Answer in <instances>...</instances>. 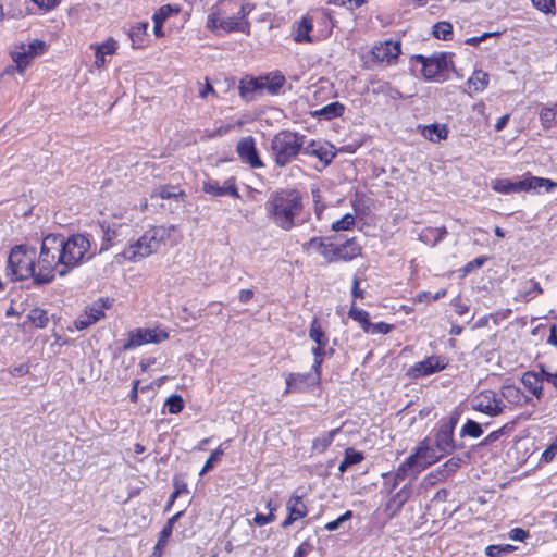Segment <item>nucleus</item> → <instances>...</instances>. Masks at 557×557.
Here are the masks:
<instances>
[{
	"label": "nucleus",
	"instance_id": "f257e3e1",
	"mask_svg": "<svg viewBox=\"0 0 557 557\" xmlns=\"http://www.w3.org/2000/svg\"><path fill=\"white\" fill-rule=\"evenodd\" d=\"M302 194L295 188H282L270 194L264 202L265 216L274 226L289 232L302 223Z\"/></svg>",
	"mask_w": 557,
	"mask_h": 557
},
{
	"label": "nucleus",
	"instance_id": "f03ea898",
	"mask_svg": "<svg viewBox=\"0 0 557 557\" xmlns=\"http://www.w3.org/2000/svg\"><path fill=\"white\" fill-rule=\"evenodd\" d=\"M61 242L59 235L48 234L41 240L39 253L36 256L37 275L35 285H47L54 281L55 275L60 276L61 271Z\"/></svg>",
	"mask_w": 557,
	"mask_h": 557
},
{
	"label": "nucleus",
	"instance_id": "7ed1b4c3",
	"mask_svg": "<svg viewBox=\"0 0 557 557\" xmlns=\"http://www.w3.org/2000/svg\"><path fill=\"white\" fill-rule=\"evenodd\" d=\"M36 256L35 247L27 244L15 245L9 253L7 274L11 276L12 281H24L32 277L35 284L38 271Z\"/></svg>",
	"mask_w": 557,
	"mask_h": 557
},
{
	"label": "nucleus",
	"instance_id": "20e7f679",
	"mask_svg": "<svg viewBox=\"0 0 557 557\" xmlns=\"http://www.w3.org/2000/svg\"><path fill=\"white\" fill-rule=\"evenodd\" d=\"M173 227L152 226L147 230L136 242L128 245L122 256L132 262L139 261L157 252L161 245L170 237Z\"/></svg>",
	"mask_w": 557,
	"mask_h": 557
},
{
	"label": "nucleus",
	"instance_id": "39448f33",
	"mask_svg": "<svg viewBox=\"0 0 557 557\" xmlns=\"http://www.w3.org/2000/svg\"><path fill=\"white\" fill-rule=\"evenodd\" d=\"M59 235V243L61 242V271L60 277L66 276L75 268L79 267L84 260L85 255L90 249L89 238L81 233L73 234L69 237Z\"/></svg>",
	"mask_w": 557,
	"mask_h": 557
},
{
	"label": "nucleus",
	"instance_id": "423d86ee",
	"mask_svg": "<svg viewBox=\"0 0 557 557\" xmlns=\"http://www.w3.org/2000/svg\"><path fill=\"white\" fill-rule=\"evenodd\" d=\"M304 136L289 131H282L271 140V151L277 166L289 164L301 151Z\"/></svg>",
	"mask_w": 557,
	"mask_h": 557
},
{
	"label": "nucleus",
	"instance_id": "0eeeda50",
	"mask_svg": "<svg viewBox=\"0 0 557 557\" xmlns=\"http://www.w3.org/2000/svg\"><path fill=\"white\" fill-rule=\"evenodd\" d=\"M471 407L488 417H497L503 413L506 405L494 391L484 389L471 399Z\"/></svg>",
	"mask_w": 557,
	"mask_h": 557
},
{
	"label": "nucleus",
	"instance_id": "6e6552de",
	"mask_svg": "<svg viewBox=\"0 0 557 557\" xmlns=\"http://www.w3.org/2000/svg\"><path fill=\"white\" fill-rule=\"evenodd\" d=\"M446 52H434L428 63L423 64L422 75L426 81L445 82L448 76L449 65L453 63L447 60Z\"/></svg>",
	"mask_w": 557,
	"mask_h": 557
},
{
	"label": "nucleus",
	"instance_id": "1a4fd4ad",
	"mask_svg": "<svg viewBox=\"0 0 557 557\" xmlns=\"http://www.w3.org/2000/svg\"><path fill=\"white\" fill-rule=\"evenodd\" d=\"M321 382V374L314 371L307 373L292 372L286 375V388L284 394L288 393H306L319 386Z\"/></svg>",
	"mask_w": 557,
	"mask_h": 557
},
{
	"label": "nucleus",
	"instance_id": "9d476101",
	"mask_svg": "<svg viewBox=\"0 0 557 557\" xmlns=\"http://www.w3.org/2000/svg\"><path fill=\"white\" fill-rule=\"evenodd\" d=\"M169 337L166 332L157 331L153 329H135L129 332L128 339L124 343V350H132L148 343H161Z\"/></svg>",
	"mask_w": 557,
	"mask_h": 557
},
{
	"label": "nucleus",
	"instance_id": "9b49d317",
	"mask_svg": "<svg viewBox=\"0 0 557 557\" xmlns=\"http://www.w3.org/2000/svg\"><path fill=\"white\" fill-rule=\"evenodd\" d=\"M236 152L240 160L251 168H262L264 164L261 161L258 150L256 148V140L252 136L243 137L237 146Z\"/></svg>",
	"mask_w": 557,
	"mask_h": 557
},
{
	"label": "nucleus",
	"instance_id": "f8f14e48",
	"mask_svg": "<svg viewBox=\"0 0 557 557\" xmlns=\"http://www.w3.org/2000/svg\"><path fill=\"white\" fill-rule=\"evenodd\" d=\"M399 41H385L372 48V60L379 63L392 64L400 54Z\"/></svg>",
	"mask_w": 557,
	"mask_h": 557
},
{
	"label": "nucleus",
	"instance_id": "ddd939ff",
	"mask_svg": "<svg viewBox=\"0 0 557 557\" xmlns=\"http://www.w3.org/2000/svg\"><path fill=\"white\" fill-rule=\"evenodd\" d=\"M447 366L446 359L441 356H431L417 362L410 372L414 377L426 376L444 370Z\"/></svg>",
	"mask_w": 557,
	"mask_h": 557
},
{
	"label": "nucleus",
	"instance_id": "4468645a",
	"mask_svg": "<svg viewBox=\"0 0 557 557\" xmlns=\"http://www.w3.org/2000/svg\"><path fill=\"white\" fill-rule=\"evenodd\" d=\"M463 463V459L460 457H451L446 462H444L442 466L430 472L425 478L424 481L430 484L434 485L438 481H443L454 474Z\"/></svg>",
	"mask_w": 557,
	"mask_h": 557
},
{
	"label": "nucleus",
	"instance_id": "2eb2a0df",
	"mask_svg": "<svg viewBox=\"0 0 557 557\" xmlns=\"http://www.w3.org/2000/svg\"><path fill=\"white\" fill-rule=\"evenodd\" d=\"M262 82L263 81L261 79V76H244L239 81L238 85L239 96L247 102L253 101L258 96H261L263 94Z\"/></svg>",
	"mask_w": 557,
	"mask_h": 557
},
{
	"label": "nucleus",
	"instance_id": "dca6fc26",
	"mask_svg": "<svg viewBox=\"0 0 557 557\" xmlns=\"http://www.w3.org/2000/svg\"><path fill=\"white\" fill-rule=\"evenodd\" d=\"M202 190L206 194H210L214 197H222L226 195L232 196L234 198L240 197L238 189L235 186L234 178H228L227 181H225L223 186H220L216 181H207L203 183Z\"/></svg>",
	"mask_w": 557,
	"mask_h": 557
},
{
	"label": "nucleus",
	"instance_id": "f3484780",
	"mask_svg": "<svg viewBox=\"0 0 557 557\" xmlns=\"http://www.w3.org/2000/svg\"><path fill=\"white\" fill-rule=\"evenodd\" d=\"M539 371H528L525 372L522 377L521 382L523 386L536 398L542 399L543 397V382H545L544 379H542V369L543 364L537 366Z\"/></svg>",
	"mask_w": 557,
	"mask_h": 557
},
{
	"label": "nucleus",
	"instance_id": "a211bd4d",
	"mask_svg": "<svg viewBox=\"0 0 557 557\" xmlns=\"http://www.w3.org/2000/svg\"><path fill=\"white\" fill-rule=\"evenodd\" d=\"M424 469L425 465L417 462V455H410L398 466L393 474L396 476V480L401 482L407 478H416Z\"/></svg>",
	"mask_w": 557,
	"mask_h": 557
},
{
	"label": "nucleus",
	"instance_id": "6ab92c4d",
	"mask_svg": "<svg viewBox=\"0 0 557 557\" xmlns=\"http://www.w3.org/2000/svg\"><path fill=\"white\" fill-rule=\"evenodd\" d=\"M542 188H544L546 193H550L553 189L557 188V183L549 178L532 176L530 174L523 180H520L521 191H540Z\"/></svg>",
	"mask_w": 557,
	"mask_h": 557
},
{
	"label": "nucleus",
	"instance_id": "aec40b11",
	"mask_svg": "<svg viewBox=\"0 0 557 557\" xmlns=\"http://www.w3.org/2000/svg\"><path fill=\"white\" fill-rule=\"evenodd\" d=\"M313 28L312 18L302 16L299 22L294 24V40L296 42H312L310 32Z\"/></svg>",
	"mask_w": 557,
	"mask_h": 557
},
{
	"label": "nucleus",
	"instance_id": "412c9836",
	"mask_svg": "<svg viewBox=\"0 0 557 557\" xmlns=\"http://www.w3.org/2000/svg\"><path fill=\"white\" fill-rule=\"evenodd\" d=\"M261 79L263 91L267 90L272 96L277 95L286 82L285 76L278 71L261 75Z\"/></svg>",
	"mask_w": 557,
	"mask_h": 557
},
{
	"label": "nucleus",
	"instance_id": "4be33fe9",
	"mask_svg": "<svg viewBox=\"0 0 557 557\" xmlns=\"http://www.w3.org/2000/svg\"><path fill=\"white\" fill-rule=\"evenodd\" d=\"M361 253V247L355 238L346 239L337 245L338 261H350Z\"/></svg>",
	"mask_w": 557,
	"mask_h": 557
},
{
	"label": "nucleus",
	"instance_id": "5701e85b",
	"mask_svg": "<svg viewBox=\"0 0 557 557\" xmlns=\"http://www.w3.org/2000/svg\"><path fill=\"white\" fill-rule=\"evenodd\" d=\"M149 24L148 22H139L133 25L128 30V37L132 40L133 48H141L145 45L147 30Z\"/></svg>",
	"mask_w": 557,
	"mask_h": 557
},
{
	"label": "nucleus",
	"instance_id": "b1692460",
	"mask_svg": "<svg viewBox=\"0 0 557 557\" xmlns=\"http://www.w3.org/2000/svg\"><path fill=\"white\" fill-rule=\"evenodd\" d=\"M422 136L430 141L438 143L443 139H446L448 136V128L446 125H441L437 123L426 125L422 128Z\"/></svg>",
	"mask_w": 557,
	"mask_h": 557
},
{
	"label": "nucleus",
	"instance_id": "393cba45",
	"mask_svg": "<svg viewBox=\"0 0 557 557\" xmlns=\"http://www.w3.org/2000/svg\"><path fill=\"white\" fill-rule=\"evenodd\" d=\"M490 76L482 70H476L467 81L470 92L483 91L488 85Z\"/></svg>",
	"mask_w": 557,
	"mask_h": 557
},
{
	"label": "nucleus",
	"instance_id": "a878e982",
	"mask_svg": "<svg viewBox=\"0 0 557 557\" xmlns=\"http://www.w3.org/2000/svg\"><path fill=\"white\" fill-rule=\"evenodd\" d=\"M345 107L338 101L331 102L323 108L317 110L313 112L314 116H318L319 119H323L326 121H330L335 117H339L344 114Z\"/></svg>",
	"mask_w": 557,
	"mask_h": 557
},
{
	"label": "nucleus",
	"instance_id": "bb28decb",
	"mask_svg": "<svg viewBox=\"0 0 557 557\" xmlns=\"http://www.w3.org/2000/svg\"><path fill=\"white\" fill-rule=\"evenodd\" d=\"M117 49V42L113 38H108L103 44L96 46V61L97 67H101L106 63L104 55L113 54Z\"/></svg>",
	"mask_w": 557,
	"mask_h": 557
},
{
	"label": "nucleus",
	"instance_id": "cd10ccee",
	"mask_svg": "<svg viewBox=\"0 0 557 557\" xmlns=\"http://www.w3.org/2000/svg\"><path fill=\"white\" fill-rule=\"evenodd\" d=\"M435 447L441 456L451 454L457 446L454 443V435L437 430L435 434Z\"/></svg>",
	"mask_w": 557,
	"mask_h": 557
},
{
	"label": "nucleus",
	"instance_id": "c85d7f7f",
	"mask_svg": "<svg viewBox=\"0 0 557 557\" xmlns=\"http://www.w3.org/2000/svg\"><path fill=\"white\" fill-rule=\"evenodd\" d=\"M219 26L226 33L243 32L249 33L250 24L248 21L240 22L236 15L228 16L220 21Z\"/></svg>",
	"mask_w": 557,
	"mask_h": 557
},
{
	"label": "nucleus",
	"instance_id": "c756f323",
	"mask_svg": "<svg viewBox=\"0 0 557 557\" xmlns=\"http://www.w3.org/2000/svg\"><path fill=\"white\" fill-rule=\"evenodd\" d=\"M286 508L288 515L294 517L296 520H299L307 516V506L304 504L302 499L298 495H292L287 500Z\"/></svg>",
	"mask_w": 557,
	"mask_h": 557
},
{
	"label": "nucleus",
	"instance_id": "7c9ffc66",
	"mask_svg": "<svg viewBox=\"0 0 557 557\" xmlns=\"http://www.w3.org/2000/svg\"><path fill=\"white\" fill-rule=\"evenodd\" d=\"M110 306L111 300L109 298H100L87 308L85 311L86 317L90 318L91 322L96 323L104 317V309L109 308Z\"/></svg>",
	"mask_w": 557,
	"mask_h": 557
},
{
	"label": "nucleus",
	"instance_id": "2f4dec72",
	"mask_svg": "<svg viewBox=\"0 0 557 557\" xmlns=\"http://www.w3.org/2000/svg\"><path fill=\"white\" fill-rule=\"evenodd\" d=\"M491 187L494 191L505 194V195L521 191L520 181L511 182L508 178H496V180L492 181Z\"/></svg>",
	"mask_w": 557,
	"mask_h": 557
},
{
	"label": "nucleus",
	"instance_id": "473e14b6",
	"mask_svg": "<svg viewBox=\"0 0 557 557\" xmlns=\"http://www.w3.org/2000/svg\"><path fill=\"white\" fill-rule=\"evenodd\" d=\"M417 462L421 465H425V468L436 461L442 457L441 455H435V449L429 446H424V442L420 444V446L416 449Z\"/></svg>",
	"mask_w": 557,
	"mask_h": 557
},
{
	"label": "nucleus",
	"instance_id": "72a5a7b5",
	"mask_svg": "<svg viewBox=\"0 0 557 557\" xmlns=\"http://www.w3.org/2000/svg\"><path fill=\"white\" fill-rule=\"evenodd\" d=\"M348 317L354 321L358 322L360 327L367 333L369 327H371L370 314L363 309H359L356 307L355 302H352Z\"/></svg>",
	"mask_w": 557,
	"mask_h": 557
},
{
	"label": "nucleus",
	"instance_id": "f704fd0d",
	"mask_svg": "<svg viewBox=\"0 0 557 557\" xmlns=\"http://www.w3.org/2000/svg\"><path fill=\"white\" fill-rule=\"evenodd\" d=\"M411 491L410 485L406 484L404 485L395 495L392 496L389 499L387 507L393 508L394 507V513L399 511L404 504L410 498Z\"/></svg>",
	"mask_w": 557,
	"mask_h": 557
},
{
	"label": "nucleus",
	"instance_id": "c9c22d12",
	"mask_svg": "<svg viewBox=\"0 0 557 557\" xmlns=\"http://www.w3.org/2000/svg\"><path fill=\"white\" fill-rule=\"evenodd\" d=\"M309 337L317 343V347H326L329 337L323 332L320 321L314 318L310 324Z\"/></svg>",
	"mask_w": 557,
	"mask_h": 557
},
{
	"label": "nucleus",
	"instance_id": "e433bc0d",
	"mask_svg": "<svg viewBox=\"0 0 557 557\" xmlns=\"http://www.w3.org/2000/svg\"><path fill=\"white\" fill-rule=\"evenodd\" d=\"M339 432V429H334L329 432H324L312 442V449L318 453L325 451L332 444L334 436Z\"/></svg>",
	"mask_w": 557,
	"mask_h": 557
},
{
	"label": "nucleus",
	"instance_id": "4c0bfd02",
	"mask_svg": "<svg viewBox=\"0 0 557 557\" xmlns=\"http://www.w3.org/2000/svg\"><path fill=\"white\" fill-rule=\"evenodd\" d=\"M18 49L25 50L28 57L34 60L48 50V45L44 40L35 39L29 44H22Z\"/></svg>",
	"mask_w": 557,
	"mask_h": 557
},
{
	"label": "nucleus",
	"instance_id": "58836bf2",
	"mask_svg": "<svg viewBox=\"0 0 557 557\" xmlns=\"http://www.w3.org/2000/svg\"><path fill=\"white\" fill-rule=\"evenodd\" d=\"M502 396L511 404H521L522 400L527 401L528 397L522 391L515 385H505L502 387Z\"/></svg>",
	"mask_w": 557,
	"mask_h": 557
},
{
	"label": "nucleus",
	"instance_id": "ea45409f",
	"mask_svg": "<svg viewBox=\"0 0 557 557\" xmlns=\"http://www.w3.org/2000/svg\"><path fill=\"white\" fill-rule=\"evenodd\" d=\"M27 319L38 329H45L49 323L47 311L37 307L28 312Z\"/></svg>",
	"mask_w": 557,
	"mask_h": 557
},
{
	"label": "nucleus",
	"instance_id": "a19ab883",
	"mask_svg": "<svg viewBox=\"0 0 557 557\" xmlns=\"http://www.w3.org/2000/svg\"><path fill=\"white\" fill-rule=\"evenodd\" d=\"M432 35L442 40L453 39V25L449 22H437L433 25Z\"/></svg>",
	"mask_w": 557,
	"mask_h": 557
},
{
	"label": "nucleus",
	"instance_id": "79ce46f5",
	"mask_svg": "<svg viewBox=\"0 0 557 557\" xmlns=\"http://www.w3.org/2000/svg\"><path fill=\"white\" fill-rule=\"evenodd\" d=\"M459 434L461 437L470 436L472 438H478L483 434V428L476 421L468 419Z\"/></svg>",
	"mask_w": 557,
	"mask_h": 557
},
{
	"label": "nucleus",
	"instance_id": "37998d69",
	"mask_svg": "<svg viewBox=\"0 0 557 557\" xmlns=\"http://www.w3.org/2000/svg\"><path fill=\"white\" fill-rule=\"evenodd\" d=\"M304 153L317 157L320 161L329 164L332 161L334 154H330L329 151L322 147L315 148L314 143H311L304 148Z\"/></svg>",
	"mask_w": 557,
	"mask_h": 557
},
{
	"label": "nucleus",
	"instance_id": "c03bdc74",
	"mask_svg": "<svg viewBox=\"0 0 557 557\" xmlns=\"http://www.w3.org/2000/svg\"><path fill=\"white\" fill-rule=\"evenodd\" d=\"M12 59L16 64V70L18 73L23 74L26 67L30 64L33 59L28 57L25 50H17L12 52Z\"/></svg>",
	"mask_w": 557,
	"mask_h": 557
},
{
	"label": "nucleus",
	"instance_id": "a18cd8bd",
	"mask_svg": "<svg viewBox=\"0 0 557 557\" xmlns=\"http://www.w3.org/2000/svg\"><path fill=\"white\" fill-rule=\"evenodd\" d=\"M540 121L543 128L548 129L552 127L553 122H557V110L554 108L544 107L540 112Z\"/></svg>",
	"mask_w": 557,
	"mask_h": 557
},
{
	"label": "nucleus",
	"instance_id": "49530a36",
	"mask_svg": "<svg viewBox=\"0 0 557 557\" xmlns=\"http://www.w3.org/2000/svg\"><path fill=\"white\" fill-rule=\"evenodd\" d=\"M156 196L160 197L161 199H177L180 197H184L185 193L182 189H177L174 186H161L159 187L156 193Z\"/></svg>",
	"mask_w": 557,
	"mask_h": 557
},
{
	"label": "nucleus",
	"instance_id": "de8ad7c7",
	"mask_svg": "<svg viewBox=\"0 0 557 557\" xmlns=\"http://www.w3.org/2000/svg\"><path fill=\"white\" fill-rule=\"evenodd\" d=\"M180 8L177 5L164 4L154 12L152 20L164 23L171 15L177 14Z\"/></svg>",
	"mask_w": 557,
	"mask_h": 557
},
{
	"label": "nucleus",
	"instance_id": "09e8293b",
	"mask_svg": "<svg viewBox=\"0 0 557 557\" xmlns=\"http://www.w3.org/2000/svg\"><path fill=\"white\" fill-rule=\"evenodd\" d=\"M516 547L510 544H492L485 548V554L488 557H499L502 555L511 553Z\"/></svg>",
	"mask_w": 557,
	"mask_h": 557
},
{
	"label": "nucleus",
	"instance_id": "8fccbe9b",
	"mask_svg": "<svg viewBox=\"0 0 557 557\" xmlns=\"http://www.w3.org/2000/svg\"><path fill=\"white\" fill-rule=\"evenodd\" d=\"M172 414H177L184 409V400L181 395H171L164 405Z\"/></svg>",
	"mask_w": 557,
	"mask_h": 557
},
{
	"label": "nucleus",
	"instance_id": "3c124183",
	"mask_svg": "<svg viewBox=\"0 0 557 557\" xmlns=\"http://www.w3.org/2000/svg\"><path fill=\"white\" fill-rule=\"evenodd\" d=\"M313 364L311 367L312 371L321 374V366L323 363L324 357L326 356V347H313Z\"/></svg>",
	"mask_w": 557,
	"mask_h": 557
},
{
	"label": "nucleus",
	"instance_id": "603ef678",
	"mask_svg": "<svg viewBox=\"0 0 557 557\" xmlns=\"http://www.w3.org/2000/svg\"><path fill=\"white\" fill-rule=\"evenodd\" d=\"M355 222H356L355 216L350 213H347L341 220H338L332 224V230L336 231V232L347 231V230H350L351 226L355 225Z\"/></svg>",
	"mask_w": 557,
	"mask_h": 557
},
{
	"label": "nucleus",
	"instance_id": "864d4df0",
	"mask_svg": "<svg viewBox=\"0 0 557 557\" xmlns=\"http://www.w3.org/2000/svg\"><path fill=\"white\" fill-rule=\"evenodd\" d=\"M327 262L338 261L337 245L330 243L323 245L319 251Z\"/></svg>",
	"mask_w": 557,
	"mask_h": 557
},
{
	"label": "nucleus",
	"instance_id": "5fc2aeb1",
	"mask_svg": "<svg viewBox=\"0 0 557 557\" xmlns=\"http://www.w3.org/2000/svg\"><path fill=\"white\" fill-rule=\"evenodd\" d=\"M223 456V449L221 447L216 448L211 453L207 461L205 462L201 471L199 472V475H203L208 471H210L213 468V465L218 461H220L221 457Z\"/></svg>",
	"mask_w": 557,
	"mask_h": 557
},
{
	"label": "nucleus",
	"instance_id": "6e6d98bb",
	"mask_svg": "<svg viewBox=\"0 0 557 557\" xmlns=\"http://www.w3.org/2000/svg\"><path fill=\"white\" fill-rule=\"evenodd\" d=\"M344 459L346 462H348L350 466L357 465L363 460V454L361 451H358L354 449L352 447H348L345 450Z\"/></svg>",
	"mask_w": 557,
	"mask_h": 557
},
{
	"label": "nucleus",
	"instance_id": "4d7b16f0",
	"mask_svg": "<svg viewBox=\"0 0 557 557\" xmlns=\"http://www.w3.org/2000/svg\"><path fill=\"white\" fill-rule=\"evenodd\" d=\"M435 228L434 227H425L421 231L419 234V240L426 245L435 246L437 245L436 238H435Z\"/></svg>",
	"mask_w": 557,
	"mask_h": 557
},
{
	"label": "nucleus",
	"instance_id": "13d9d810",
	"mask_svg": "<svg viewBox=\"0 0 557 557\" xmlns=\"http://www.w3.org/2000/svg\"><path fill=\"white\" fill-rule=\"evenodd\" d=\"M487 260H488V257L480 256V257H476L475 259L469 261L462 268L463 275H467V274L471 273L472 271H474L475 269L483 267Z\"/></svg>",
	"mask_w": 557,
	"mask_h": 557
},
{
	"label": "nucleus",
	"instance_id": "bf43d9fd",
	"mask_svg": "<svg viewBox=\"0 0 557 557\" xmlns=\"http://www.w3.org/2000/svg\"><path fill=\"white\" fill-rule=\"evenodd\" d=\"M532 4L541 12L555 13V0H531Z\"/></svg>",
	"mask_w": 557,
	"mask_h": 557
},
{
	"label": "nucleus",
	"instance_id": "052dcab7",
	"mask_svg": "<svg viewBox=\"0 0 557 557\" xmlns=\"http://www.w3.org/2000/svg\"><path fill=\"white\" fill-rule=\"evenodd\" d=\"M173 486L172 498H177L181 494L188 493L187 483L178 475L173 478Z\"/></svg>",
	"mask_w": 557,
	"mask_h": 557
},
{
	"label": "nucleus",
	"instance_id": "680f3d73",
	"mask_svg": "<svg viewBox=\"0 0 557 557\" xmlns=\"http://www.w3.org/2000/svg\"><path fill=\"white\" fill-rule=\"evenodd\" d=\"M351 517H352V511L351 510H347L345 513L339 516L337 519L326 523L324 528L327 531H335V530H337L341 527V524H343L344 522L350 520Z\"/></svg>",
	"mask_w": 557,
	"mask_h": 557
},
{
	"label": "nucleus",
	"instance_id": "e2e57ef3",
	"mask_svg": "<svg viewBox=\"0 0 557 557\" xmlns=\"http://www.w3.org/2000/svg\"><path fill=\"white\" fill-rule=\"evenodd\" d=\"M392 324H387L385 322H379V323H371V327H369V331L367 333L370 334H387L393 330Z\"/></svg>",
	"mask_w": 557,
	"mask_h": 557
},
{
	"label": "nucleus",
	"instance_id": "0e129e2a",
	"mask_svg": "<svg viewBox=\"0 0 557 557\" xmlns=\"http://www.w3.org/2000/svg\"><path fill=\"white\" fill-rule=\"evenodd\" d=\"M542 379L545 380L547 384H550L557 395V370L555 372H550L543 364L542 369Z\"/></svg>",
	"mask_w": 557,
	"mask_h": 557
},
{
	"label": "nucleus",
	"instance_id": "69168bd1",
	"mask_svg": "<svg viewBox=\"0 0 557 557\" xmlns=\"http://www.w3.org/2000/svg\"><path fill=\"white\" fill-rule=\"evenodd\" d=\"M169 537V535L163 536V532L160 531L158 542L154 545L153 552L149 557H161L162 550L165 547Z\"/></svg>",
	"mask_w": 557,
	"mask_h": 557
},
{
	"label": "nucleus",
	"instance_id": "338daca9",
	"mask_svg": "<svg viewBox=\"0 0 557 557\" xmlns=\"http://www.w3.org/2000/svg\"><path fill=\"white\" fill-rule=\"evenodd\" d=\"M383 479L384 487L388 493H393L400 483L399 480H396V476L393 473H384Z\"/></svg>",
	"mask_w": 557,
	"mask_h": 557
},
{
	"label": "nucleus",
	"instance_id": "774afa93",
	"mask_svg": "<svg viewBox=\"0 0 557 557\" xmlns=\"http://www.w3.org/2000/svg\"><path fill=\"white\" fill-rule=\"evenodd\" d=\"M377 91L387 95L389 98L394 100L403 98L401 92L398 89L392 87L389 84L381 85Z\"/></svg>",
	"mask_w": 557,
	"mask_h": 557
}]
</instances>
